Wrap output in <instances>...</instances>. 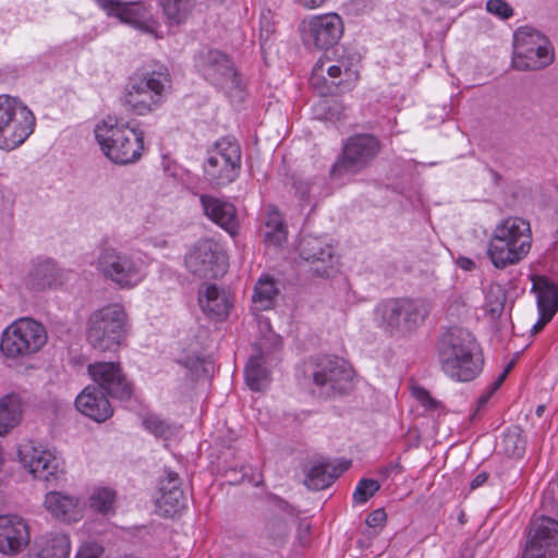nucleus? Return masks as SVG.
<instances>
[{
  "label": "nucleus",
  "instance_id": "1",
  "mask_svg": "<svg viewBox=\"0 0 558 558\" xmlns=\"http://www.w3.org/2000/svg\"><path fill=\"white\" fill-rule=\"evenodd\" d=\"M438 354L441 369L454 381H471L482 372L480 345L466 329H450L439 343Z\"/></svg>",
  "mask_w": 558,
  "mask_h": 558
},
{
  "label": "nucleus",
  "instance_id": "2",
  "mask_svg": "<svg viewBox=\"0 0 558 558\" xmlns=\"http://www.w3.org/2000/svg\"><path fill=\"white\" fill-rule=\"evenodd\" d=\"M96 141L101 153L116 165H130L141 159L144 132L131 128L116 117H107L95 125Z\"/></svg>",
  "mask_w": 558,
  "mask_h": 558
},
{
  "label": "nucleus",
  "instance_id": "3",
  "mask_svg": "<svg viewBox=\"0 0 558 558\" xmlns=\"http://www.w3.org/2000/svg\"><path fill=\"white\" fill-rule=\"evenodd\" d=\"M532 241L530 223L519 217H508L494 228L487 255L496 268L505 269L519 264L529 255Z\"/></svg>",
  "mask_w": 558,
  "mask_h": 558
},
{
  "label": "nucleus",
  "instance_id": "4",
  "mask_svg": "<svg viewBox=\"0 0 558 558\" xmlns=\"http://www.w3.org/2000/svg\"><path fill=\"white\" fill-rule=\"evenodd\" d=\"M129 327L124 306L119 303L107 304L89 315L86 338L100 352H116L125 341Z\"/></svg>",
  "mask_w": 558,
  "mask_h": 558
},
{
  "label": "nucleus",
  "instance_id": "5",
  "mask_svg": "<svg viewBox=\"0 0 558 558\" xmlns=\"http://www.w3.org/2000/svg\"><path fill=\"white\" fill-rule=\"evenodd\" d=\"M94 266L105 280L126 290L137 287L145 279L147 268L141 255L111 246L99 248Z\"/></svg>",
  "mask_w": 558,
  "mask_h": 558
},
{
  "label": "nucleus",
  "instance_id": "6",
  "mask_svg": "<svg viewBox=\"0 0 558 558\" xmlns=\"http://www.w3.org/2000/svg\"><path fill=\"white\" fill-rule=\"evenodd\" d=\"M429 313V304L425 301L391 299L376 306L374 319L380 328L390 333H408L416 330Z\"/></svg>",
  "mask_w": 558,
  "mask_h": 558
},
{
  "label": "nucleus",
  "instance_id": "7",
  "mask_svg": "<svg viewBox=\"0 0 558 558\" xmlns=\"http://www.w3.org/2000/svg\"><path fill=\"white\" fill-rule=\"evenodd\" d=\"M168 83L166 72L135 73L125 85L122 104L136 116L149 114L161 105Z\"/></svg>",
  "mask_w": 558,
  "mask_h": 558
},
{
  "label": "nucleus",
  "instance_id": "8",
  "mask_svg": "<svg viewBox=\"0 0 558 558\" xmlns=\"http://www.w3.org/2000/svg\"><path fill=\"white\" fill-rule=\"evenodd\" d=\"M36 118L19 98L0 95V149L20 147L34 132Z\"/></svg>",
  "mask_w": 558,
  "mask_h": 558
},
{
  "label": "nucleus",
  "instance_id": "9",
  "mask_svg": "<svg viewBox=\"0 0 558 558\" xmlns=\"http://www.w3.org/2000/svg\"><path fill=\"white\" fill-rule=\"evenodd\" d=\"M47 340L44 325L29 317L19 318L2 331L0 352L12 360L28 357L39 352Z\"/></svg>",
  "mask_w": 558,
  "mask_h": 558
},
{
  "label": "nucleus",
  "instance_id": "10",
  "mask_svg": "<svg viewBox=\"0 0 558 558\" xmlns=\"http://www.w3.org/2000/svg\"><path fill=\"white\" fill-rule=\"evenodd\" d=\"M554 61V49L546 36L530 27H519L513 35L512 65L520 71H534Z\"/></svg>",
  "mask_w": 558,
  "mask_h": 558
},
{
  "label": "nucleus",
  "instance_id": "11",
  "mask_svg": "<svg viewBox=\"0 0 558 558\" xmlns=\"http://www.w3.org/2000/svg\"><path fill=\"white\" fill-rule=\"evenodd\" d=\"M306 373L326 397L347 392L354 376L352 367L344 360L331 356L316 359L307 366Z\"/></svg>",
  "mask_w": 558,
  "mask_h": 558
},
{
  "label": "nucleus",
  "instance_id": "12",
  "mask_svg": "<svg viewBox=\"0 0 558 558\" xmlns=\"http://www.w3.org/2000/svg\"><path fill=\"white\" fill-rule=\"evenodd\" d=\"M240 169V146L229 138L218 141L204 163L205 179L214 186L230 184L238 178Z\"/></svg>",
  "mask_w": 558,
  "mask_h": 558
},
{
  "label": "nucleus",
  "instance_id": "13",
  "mask_svg": "<svg viewBox=\"0 0 558 558\" xmlns=\"http://www.w3.org/2000/svg\"><path fill=\"white\" fill-rule=\"evenodd\" d=\"M381 150L380 141L372 134H356L349 137L340 159L332 167V175L356 174L366 169Z\"/></svg>",
  "mask_w": 558,
  "mask_h": 558
},
{
  "label": "nucleus",
  "instance_id": "14",
  "mask_svg": "<svg viewBox=\"0 0 558 558\" xmlns=\"http://www.w3.org/2000/svg\"><path fill=\"white\" fill-rule=\"evenodd\" d=\"M357 63V59L350 53H343L333 60L328 57L320 58L313 68L310 83L320 94H325L328 88L320 84L327 73L335 85L351 89L359 81Z\"/></svg>",
  "mask_w": 558,
  "mask_h": 558
},
{
  "label": "nucleus",
  "instance_id": "15",
  "mask_svg": "<svg viewBox=\"0 0 558 558\" xmlns=\"http://www.w3.org/2000/svg\"><path fill=\"white\" fill-rule=\"evenodd\" d=\"M187 270L204 279L223 276L228 269L227 256L211 240H202L194 244L185 256Z\"/></svg>",
  "mask_w": 558,
  "mask_h": 558
},
{
  "label": "nucleus",
  "instance_id": "16",
  "mask_svg": "<svg viewBox=\"0 0 558 558\" xmlns=\"http://www.w3.org/2000/svg\"><path fill=\"white\" fill-rule=\"evenodd\" d=\"M558 554V521L539 515L535 517L526 536L521 558H553Z\"/></svg>",
  "mask_w": 558,
  "mask_h": 558
},
{
  "label": "nucleus",
  "instance_id": "17",
  "mask_svg": "<svg viewBox=\"0 0 558 558\" xmlns=\"http://www.w3.org/2000/svg\"><path fill=\"white\" fill-rule=\"evenodd\" d=\"M19 461L35 477L43 481L56 480L61 471V461L56 452L33 440L20 444Z\"/></svg>",
  "mask_w": 558,
  "mask_h": 558
},
{
  "label": "nucleus",
  "instance_id": "18",
  "mask_svg": "<svg viewBox=\"0 0 558 558\" xmlns=\"http://www.w3.org/2000/svg\"><path fill=\"white\" fill-rule=\"evenodd\" d=\"M196 66L203 76L222 89H235L240 80L229 57L218 50L201 52Z\"/></svg>",
  "mask_w": 558,
  "mask_h": 558
},
{
  "label": "nucleus",
  "instance_id": "19",
  "mask_svg": "<svg viewBox=\"0 0 558 558\" xmlns=\"http://www.w3.org/2000/svg\"><path fill=\"white\" fill-rule=\"evenodd\" d=\"M92 379L112 398L128 400L133 393V386L123 373L120 363L95 362L88 365Z\"/></svg>",
  "mask_w": 558,
  "mask_h": 558
},
{
  "label": "nucleus",
  "instance_id": "20",
  "mask_svg": "<svg viewBox=\"0 0 558 558\" xmlns=\"http://www.w3.org/2000/svg\"><path fill=\"white\" fill-rule=\"evenodd\" d=\"M343 31L342 19L337 13L315 15L303 22L304 39L317 49H327L336 45Z\"/></svg>",
  "mask_w": 558,
  "mask_h": 558
},
{
  "label": "nucleus",
  "instance_id": "21",
  "mask_svg": "<svg viewBox=\"0 0 558 558\" xmlns=\"http://www.w3.org/2000/svg\"><path fill=\"white\" fill-rule=\"evenodd\" d=\"M108 16L118 17L145 33L155 34V21L143 2H121L119 0H94Z\"/></svg>",
  "mask_w": 558,
  "mask_h": 558
},
{
  "label": "nucleus",
  "instance_id": "22",
  "mask_svg": "<svg viewBox=\"0 0 558 558\" xmlns=\"http://www.w3.org/2000/svg\"><path fill=\"white\" fill-rule=\"evenodd\" d=\"M31 542V527L28 522L16 514L0 515V553L16 556L22 553Z\"/></svg>",
  "mask_w": 558,
  "mask_h": 558
},
{
  "label": "nucleus",
  "instance_id": "23",
  "mask_svg": "<svg viewBox=\"0 0 558 558\" xmlns=\"http://www.w3.org/2000/svg\"><path fill=\"white\" fill-rule=\"evenodd\" d=\"M300 254L319 276L327 277L333 270V248L319 238L304 236L300 242Z\"/></svg>",
  "mask_w": 558,
  "mask_h": 558
},
{
  "label": "nucleus",
  "instance_id": "24",
  "mask_svg": "<svg viewBox=\"0 0 558 558\" xmlns=\"http://www.w3.org/2000/svg\"><path fill=\"white\" fill-rule=\"evenodd\" d=\"M198 304L206 316L217 320L227 318L232 307L229 292L216 284H205L198 290Z\"/></svg>",
  "mask_w": 558,
  "mask_h": 558
},
{
  "label": "nucleus",
  "instance_id": "25",
  "mask_svg": "<svg viewBox=\"0 0 558 558\" xmlns=\"http://www.w3.org/2000/svg\"><path fill=\"white\" fill-rule=\"evenodd\" d=\"M76 409L96 422H105L113 410L105 392L95 386L86 387L75 399Z\"/></svg>",
  "mask_w": 558,
  "mask_h": 558
},
{
  "label": "nucleus",
  "instance_id": "26",
  "mask_svg": "<svg viewBox=\"0 0 558 558\" xmlns=\"http://www.w3.org/2000/svg\"><path fill=\"white\" fill-rule=\"evenodd\" d=\"M199 202L205 215L213 222L220 226L231 235L235 234L238 219L236 209L233 204L210 195H201Z\"/></svg>",
  "mask_w": 558,
  "mask_h": 558
},
{
  "label": "nucleus",
  "instance_id": "27",
  "mask_svg": "<svg viewBox=\"0 0 558 558\" xmlns=\"http://www.w3.org/2000/svg\"><path fill=\"white\" fill-rule=\"evenodd\" d=\"M71 542L64 533H49L36 537L24 558H69Z\"/></svg>",
  "mask_w": 558,
  "mask_h": 558
},
{
  "label": "nucleus",
  "instance_id": "28",
  "mask_svg": "<svg viewBox=\"0 0 558 558\" xmlns=\"http://www.w3.org/2000/svg\"><path fill=\"white\" fill-rule=\"evenodd\" d=\"M44 506L51 515L63 522H77L83 517L78 499L61 492H49Z\"/></svg>",
  "mask_w": 558,
  "mask_h": 558
},
{
  "label": "nucleus",
  "instance_id": "29",
  "mask_svg": "<svg viewBox=\"0 0 558 558\" xmlns=\"http://www.w3.org/2000/svg\"><path fill=\"white\" fill-rule=\"evenodd\" d=\"M61 282L62 270L50 259L34 263L26 277V284L37 291L57 287Z\"/></svg>",
  "mask_w": 558,
  "mask_h": 558
},
{
  "label": "nucleus",
  "instance_id": "30",
  "mask_svg": "<svg viewBox=\"0 0 558 558\" xmlns=\"http://www.w3.org/2000/svg\"><path fill=\"white\" fill-rule=\"evenodd\" d=\"M184 506L183 492L175 474H168L167 481L160 486V497L157 499L159 511L166 517L177 514Z\"/></svg>",
  "mask_w": 558,
  "mask_h": 558
},
{
  "label": "nucleus",
  "instance_id": "31",
  "mask_svg": "<svg viewBox=\"0 0 558 558\" xmlns=\"http://www.w3.org/2000/svg\"><path fill=\"white\" fill-rule=\"evenodd\" d=\"M532 290L536 294L538 312L551 319L558 311V287L544 276L532 277Z\"/></svg>",
  "mask_w": 558,
  "mask_h": 558
},
{
  "label": "nucleus",
  "instance_id": "32",
  "mask_svg": "<svg viewBox=\"0 0 558 558\" xmlns=\"http://www.w3.org/2000/svg\"><path fill=\"white\" fill-rule=\"evenodd\" d=\"M337 469L328 463L317 462L314 463L306 473L304 484L314 490H322L329 487L333 481L345 470Z\"/></svg>",
  "mask_w": 558,
  "mask_h": 558
},
{
  "label": "nucleus",
  "instance_id": "33",
  "mask_svg": "<svg viewBox=\"0 0 558 558\" xmlns=\"http://www.w3.org/2000/svg\"><path fill=\"white\" fill-rule=\"evenodd\" d=\"M287 228L278 209L268 206L265 218L264 241L267 245L280 246L287 240Z\"/></svg>",
  "mask_w": 558,
  "mask_h": 558
},
{
  "label": "nucleus",
  "instance_id": "34",
  "mask_svg": "<svg viewBox=\"0 0 558 558\" xmlns=\"http://www.w3.org/2000/svg\"><path fill=\"white\" fill-rule=\"evenodd\" d=\"M22 417V404L19 396L8 395L0 399V435L15 427Z\"/></svg>",
  "mask_w": 558,
  "mask_h": 558
},
{
  "label": "nucleus",
  "instance_id": "35",
  "mask_svg": "<svg viewBox=\"0 0 558 558\" xmlns=\"http://www.w3.org/2000/svg\"><path fill=\"white\" fill-rule=\"evenodd\" d=\"M169 25L184 24L195 9V0H158Z\"/></svg>",
  "mask_w": 558,
  "mask_h": 558
},
{
  "label": "nucleus",
  "instance_id": "36",
  "mask_svg": "<svg viewBox=\"0 0 558 558\" xmlns=\"http://www.w3.org/2000/svg\"><path fill=\"white\" fill-rule=\"evenodd\" d=\"M278 288L274 279L268 276L262 277L254 288L252 295L253 306L255 311L270 310L278 295Z\"/></svg>",
  "mask_w": 558,
  "mask_h": 558
},
{
  "label": "nucleus",
  "instance_id": "37",
  "mask_svg": "<svg viewBox=\"0 0 558 558\" xmlns=\"http://www.w3.org/2000/svg\"><path fill=\"white\" fill-rule=\"evenodd\" d=\"M264 359L260 354L252 355L245 368V380L252 390H264L269 384V373L263 366Z\"/></svg>",
  "mask_w": 558,
  "mask_h": 558
},
{
  "label": "nucleus",
  "instance_id": "38",
  "mask_svg": "<svg viewBox=\"0 0 558 558\" xmlns=\"http://www.w3.org/2000/svg\"><path fill=\"white\" fill-rule=\"evenodd\" d=\"M116 500V493L108 487H96L88 497V507L99 513H109Z\"/></svg>",
  "mask_w": 558,
  "mask_h": 558
},
{
  "label": "nucleus",
  "instance_id": "39",
  "mask_svg": "<svg viewBox=\"0 0 558 558\" xmlns=\"http://www.w3.org/2000/svg\"><path fill=\"white\" fill-rule=\"evenodd\" d=\"M506 292L500 286H492L486 294L485 310L492 318H497L504 312Z\"/></svg>",
  "mask_w": 558,
  "mask_h": 558
},
{
  "label": "nucleus",
  "instance_id": "40",
  "mask_svg": "<svg viewBox=\"0 0 558 558\" xmlns=\"http://www.w3.org/2000/svg\"><path fill=\"white\" fill-rule=\"evenodd\" d=\"M501 447L506 454L510 457H520L525 448V441L521 437L519 429L507 430L501 439Z\"/></svg>",
  "mask_w": 558,
  "mask_h": 558
},
{
  "label": "nucleus",
  "instance_id": "41",
  "mask_svg": "<svg viewBox=\"0 0 558 558\" xmlns=\"http://www.w3.org/2000/svg\"><path fill=\"white\" fill-rule=\"evenodd\" d=\"M379 488L380 484L376 480L362 478L353 492V501L360 505L365 504Z\"/></svg>",
  "mask_w": 558,
  "mask_h": 558
},
{
  "label": "nucleus",
  "instance_id": "42",
  "mask_svg": "<svg viewBox=\"0 0 558 558\" xmlns=\"http://www.w3.org/2000/svg\"><path fill=\"white\" fill-rule=\"evenodd\" d=\"M143 424L147 430L157 437L167 439L173 433V427L155 414L146 415Z\"/></svg>",
  "mask_w": 558,
  "mask_h": 558
},
{
  "label": "nucleus",
  "instance_id": "43",
  "mask_svg": "<svg viewBox=\"0 0 558 558\" xmlns=\"http://www.w3.org/2000/svg\"><path fill=\"white\" fill-rule=\"evenodd\" d=\"M267 533L276 544H281L289 534L288 523L282 519H272L267 524Z\"/></svg>",
  "mask_w": 558,
  "mask_h": 558
},
{
  "label": "nucleus",
  "instance_id": "44",
  "mask_svg": "<svg viewBox=\"0 0 558 558\" xmlns=\"http://www.w3.org/2000/svg\"><path fill=\"white\" fill-rule=\"evenodd\" d=\"M486 10L502 20H507L513 14L512 8L505 0H488Z\"/></svg>",
  "mask_w": 558,
  "mask_h": 558
},
{
  "label": "nucleus",
  "instance_id": "45",
  "mask_svg": "<svg viewBox=\"0 0 558 558\" xmlns=\"http://www.w3.org/2000/svg\"><path fill=\"white\" fill-rule=\"evenodd\" d=\"M511 366H512V364H509L505 368V371L498 376V378L489 385L487 390L478 397V399H477L478 409L484 407L487 403V401L489 400V398L495 393V391L501 386V384L504 383Z\"/></svg>",
  "mask_w": 558,
  "mask_h": 558
},
{
  "label": "nucleus",
  "instance_id": "46",
  "mask_svg": "<svg viewBox=\"0 0 558 558\" xmlns=\"http://www.w3.org/2000/svg\"><path fill=\"white\" fill-rule=\"evenodd\" d=\"M102 551L104 549L100 545L88 542L81 546L75 558H101Z\"/></svg>",
  "mask_w": 558,
  "mask_h": 558
},
{
  "label": "nucleus",
  "instance_id": "47",
  "mask_svg": "<svg viewBox=\"0 0 558 558\" xmlns=\"http://www.w3.org/2000/svg\"><path fill=\"white\" fill-rule=\"evenodd\" d=\"M387 514L384 509H376L372 511L366 518V524L369 527H380L385 524Z\"/></svg>",
  "mask_w": 558,
  "mask_h": 558
},
{
  "label": "nucleus",
  "instance_id": "48",
  "mask_svg": "<svg viewBox=\"0 0 558 558\" xmlns=\"http://www.w3.org/2000/svg\"><path fill=\"white\" fill-rule=\"evenodd\" d=\"M413 393L415 398L427 409H435L437 402L432 398L429 392L424 388H414Z\"/></svg>",
  "mask_w": 558,
  "mask_h": 558
},
{
  "label": "nucleus",
  "instance_id": "49",
  "mask_svg": "<svg viewBox=\"0 0 558 558\" xmlns=\"http://www.w3.org/2000/svg\"><path fill=\"white\" fill-rule=\"evenodd\" d=\"M464 307V302L461 296L454 295L450 300V304L448 306V315L450 316H459L460 310Z\"/></svg>",
  "mask_w": 558,
  "mask_h": 558
},
{
  "label": "nucleus",
  "instance_id": "50",
  "mask_svg": "<svg viewBox=\"0 0 558 558\" xmlns=\"http://www.w3.org/2000/svg\"><path fill=\"white\" fill-rule=\"evenodd\" d=\"M296 3H299L300 5L306 8V9H317V8H320L325 2L326 0H294Z\"/></svg>",
  "mask_w": 558,
  "mask_h": 558
},
{
  "label": "nucleus",
  "instance_id": "51",
  "mask_svg": "<svg viewBox=\"0 0 558 558\" xmlns=\"http://www.w3.org/2000/svg\"><path fill=\"white\" fill-rule=\"evenodd\" d=\"M487 478H488V474L486 472H482V473L477 474L472 480V482L470 484L471 489H476V488L483 486L487 482Z\"/></svg>",
  "mask_w": 558,
  "mask_h": 558
},
{
  "label": "nucleus",
  "instance_id": "52",
  "mask_svg": "<svg viewBox=\"0 0 558 558\" xmlns=\"http://www.w3.org/2000/svg\"><path fill=\"white\" fill-rule=\"evenodd\" d=\"M457 264L463 270H472L475 267V263L468 257H459Z\"/></svg>",
  "mask_w": 558,
  "mask_h": 558
},
{
  "label": "nucleus",
  "instance_id": "53",
  "mask_svg": "<svg viewBox=\"0 0 558 558\" xmlns=\"http://www.w3.org/2000/svg\"><path fill=\"white\" fill-rule=\"evenodd\" d=\"M538 313H539V319H538V322H537L536 324H534V325H533V327H532V331H533L534 333H537L538 331H541V330L544 328V326H545L548 322H550V320H551V319H547V318L545 319V313H543V312H538Z\"/></svg>",
  "mask_w": 558,
  "mask_h": 558
},
{
  "label": "nucleus",
  "instance_id": "54",
  "mask_svg": "<svg viewBox=\"0 0 558 558\" xmlns=\"http://www.w3.org/2000/svg\"><path fill=\"white\" fill-rule=\"evenodd\" d=\"M310 532V525L308 524H300L299 526V538L302 546L306 545V541L304 539L305 536Z\"/></svg>",
  "mask_w": 558,
  "mask_h": 558
},
{
  "label": "nucleus",
  "instance_id": "55",
  "mask_svg": "<svg viewBox=\"0 0 558 558\" xmlns=\"http://www.w3.org/2000/svg\"><path fill=\"white\" fill-rule=\"evenodd\" d=\"M545 410V405L541 404L536 408V414L537 416H542L543 412Z\"/></svg>",
  "mask_w": 558,
  "mask_h": 558
},
{
  "label": "nucleus",
  "instance_id": "56",
  "mask_svg": "<svg viewBox=\"0 0 558 558\" xmlns=\"http://www.w3.org/2000/svg\"><path fill=\"white\" fill-rule=\"evenodd\" d=\"M301 197L304 198L305 197V191H302L301 192Z\"/></svg>",
  "mask_w": 558,
  "mask_h": 558
}]
</instances>
